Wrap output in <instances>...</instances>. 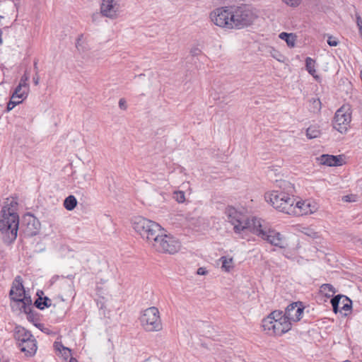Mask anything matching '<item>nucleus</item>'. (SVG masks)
Returning a JSON list of instances; mask_svg holds the SVG:
<instances>
[{
	"instance_id": "1",
	"label": "nucleus",
	"mask_w": 362,
	"mask_h": 362,
	"mask_svg": "<svg viewBox=\"0 0 362 362\" xmlns=\"http://www.w3.org/2000/svg\"><path fill=\"white\" fill-rule=\"evenodd\" d=\"M225 214L228 221L233 226L235 233L249 231L255 234L271 245L285 248L288 246L286 238L279 232L271 228L264 220L257 217H249L246 214L233 206L226 209Z\"/></svg>"
},
{
	"instance_id": "2",
	"label": "nucleus",
	"mask_w": 362,
	"mask_h": 362,
	"mask_svg": "<svg viewBox=\"0 0 362 362\" xmlns=\"http://www.w3.org/2000/svg\"><path fill=\"white\" fill-rule=\"evenodd\" d=\"M281 187H283V189L267 192L264 195L265 200L276 210L291 215L296 212L295 188L291 183L286 181L283 182Z\"/></svg>"
},
{
	"instance_id": "3",
	"label": "nucleus",
	"mask_w": 362,
	"mask_h": 362,
	"mask_svg": "<svg viewBox=\"0 0 362 362\" xmlns=\"http://www.w3.org/2000/svg\"><path fill=\"white\" fill-rule=\"evenodd\" d=\"M0 218V231L4 235V242L13 243L17 238L19 216L14 209L4 206Z\"/></svg>"
},
{
	"instance_id": "4",
	"label": "nucleus",
	"mask_w": 362,
	"mask_h": 362,
	"mask_svg": "<svg viewBox=\"0 0 362 362\" xmlns=\"http://www.w3.org/2000/svg\"><path fill=\"white\" fill-rule=\"evenodd\" d=\"M264 331L269 335L281 336L291 329V323L281 310H274L262 322Z\"/></svg>"
},
{
	"instance_id": "5",
	"label": "nucleus",
	"mask_w": 362,
	"mask_h": 362,
	"mask_svg": "<svg viewBox=\"0 0 362 362\" xmlns=\"http://www.w3.org/2000/svg\"><path fill=\"white\" fill-rule=\"evenodd\" d=\"M132 226L136 233L151 246L159 231H162L161 226L149 219L141 216L135 217L132 220Z\"/></svg>"
},
{
	"instance_id": "6",
	"label": "nucleus",
	"mask_w": 362,
	"mask_h": 362,
	"mask_svg": "<svg viewBox=\"0 0 362 362\" xmlns=\"http://www.w3.org/2000/svg\"><path fill=\"white\" fill-rule=\"evenodd\" d=\"M230 29H241L252 24L257 18L255 13L248 6H231Z\"/></svg>"
},
{
	"instance_id": "7",
	"label": "nucleus",
	"mask_w": 362,
	"mask_h": 362,
	"mask_svg": "<svg viewBox=\"0 0 362 362\" xmlns=\"http://www.w3.org/2000/svg\"><path fill=\"white\" fill-rule=\"evenodd\" d=\"M156 238L151 247L159 252L173 255L177 253L181 247L180 242L173 235L164 233L163 228L162 231H159L158 237Z\"/></svg>"
},
{
	"instance_id": "8",
	"label": "nucleus",
	"mask_w": 362,
	"mask_h": 362,
	"mask_svg": "<svg viewBox=\"0 0 362 362\" xmlns=\"http://www.w3.org/2000/svg\"><path fill=\"white\" fill-rule=\"evenodd\" d=\"M140 322L146 332H158L163 328L160 313L156 307L144 310L140 317Z\"/></svg>"
},
{
	"instance_id": "9",
	"label": "nucleus",
	"mask_w": 362,
	"mask_h": 362,
	"mask_svg": "<svg viewBox=\"0 0 362 362\" xmlns=\"http://www.w3.org/2000/svg\"><path fill=\"white\" fill-rule=\"evenodd\" d=\"M351 108L349 104L343 105L335 112L333 127L340 133H346L351 121Z\"/></svg>"
},
{
	"instance_id": "10",
	"label": "nucleus",
	"mask_w": 362,
	"mask_h": 362,
	"mask_svg": "<svg viewBox=\"0 0 362 362\" xmlns=\"http://www.w3.org/2000/svg\"><path fill=\"white\" fill-rule=\"evenodd\" d=\"M231 6L216 8L210 13L211 21L217 26L230 29Z\"/></svg>"
},
{
	"instance_id": "11",
	"label": "nucleus",
	"mask_w": 362,
	"mask_h": 362,
	"mask_svg": "<svg viewBox=\"0 0 362 362\" xmlns=\"http://www.w3.org/2000/svg\"><path fill=\"white\" fill-rule=\"evenodd\" d=\"M119 0H102L100 13L110 19L117 18L121 12Z\"/></svg>"
},
{
	"instance_id": "12",
	"label": "nucleus",
	"mask_w": 362,
	"mask_h": 362,
	"mask_svg": "<svg viewBox=\"0 0 362 362\" xmlns=\"http://www.w3.org/2000/svg\"><path fill=\"white\" fill-rule=\"evenodd\" d=\"M304 308L298 303H293L287 306L283 315L292 325V322L299 321L303 315Z\"/></svg>"
},
{
	"instance_id": "13",
	"label": "nucleus",
	"mask_w": 362,
	"mask_h": 362,
	"mask_svg": "<svg viewBox=\"0 0 362 362\" xmlns=\"http://www.w3.org/2000/svg\"><path fill=\"white\" fill-rule=\"evenodd\" d=\"M318 207L316 203L310 201H296L294 205L295 213L293 216H303L315 213Z\"/></svg>"
},
{
	"instance_id": "14",
	"label": "nucleus",
	"mask_w": 362,
	"mask_h": 362,
	"mask_svg": "<svg viewBox=\"0 0 362 362\" xmlns=\"http://www.w3.org/2000/svg\"><path fill=\"white\" fill-rule=\"evenodd\" d=\"M39 221L32 215H26L23 218L22 227L25 235L33 237L37 234L40 229Z\"/></svg>"
},
{
	"instance_id": "15",
	"label": "nucleus",
	"mask_w": 362,
	"mask_h": 362,
	"mask_svg": "<svg viewBox=\"0 0 362 362\" xmlns=\"http://www.w3.org/2000/svg\"><path fill=\"white\" fill-rule=\"evenodd\" d=\"M15 281L17 282V285L15 286V290L14 288L12 287L11 290L10 291V296L12 300L18 301L22 300L24 296H25V293L23 285L21 281V277L17 276Z\"/></svg>"
},
{
	"instance_id": "16",
	"label": "nucleus",
	"mask_w": 362,
	"mask_h": 362,
	"mask_svg": "<svg viewBox=\"0 0 362 362\" xmlns=\"http://www.w3.org/2000/svg\"><path fill=\"white\" fill-rule=\"evenodd\" d=\"M18 345L21 351L24 352L26 356H32L37 351V342L34 337Z\"/></svg>"
},
{
	"instance_id": "17",
	"label": "nucleus",
	"mask_w": 362,
	"mask_h": 362,
	"mask_svg": "<svg viewBox=\"0 0 362 362\" xmlns=\"http://www.w3.org/2000/svg\"><path fill=\"white\" fill-rule=\"evenodd\" d=\"M320 162L327 166H339L342 165L341 156L324 154L320 158Z\"/></svg>"
},
{
	"instance_id": "18",
	"label": "nucleus",
	"mask_w": 362,
	"mask_h": 362,
	"mask_svg": "<svg viewBox=\"0 0 362 362\" xmlns=\"http://www.w3.org/2000/svg\"><path fill=\"white\" fill-rule=\"evenodd\" d=\"M34 337L33 334L23 327H16L15 332V338L18 341V344L25 342Z\"/></svg>"
},
{
	"instance_id": "19",
	"label": "nucleus",
	"mask_w": 362,
	"mask_h": 362,
	"mask_svg": "<svg viewBox=\"0 0 362 362\" xmlns=\"http://www.w3.org/2000/svg\"><path fill=\"white\" fill-rule=\"evenodd\" d=\"M21 304V310L23 311L28 315V317H30L33 315L32 312V306H31V298L30 297L24 296L22 300H18Z\"/></svg>"
},
{
	"instance_id": "20",
	"label": "nucleus",
	"mask_w": 362,
	"mask_h": 362,
	"mask_svg": "<svg viewBox=\"0 0 362 362\" xmlns=\"http://www.w3.org/2000/svg\"><path fill=\"white\" fill-rule=\"evenodd\" d=\"M29 90V86L24 87L18 84L13 91V98H18V99H21L22 101H23L28 97Z\"/></svg>"
},
{
	"instance_id": "21",
	"label": "nucleus",
	"mask_w": 362,
	"mask_h": 362,
	"mask_svg": "<svg viewBox=\"0 0 362 362\" xmlns=\"http://www.w3.org/2000/svg\"><path fill=\"white\" fill-rule=\"evenodd\" d=\"M279 38L285 40L287 45L293 47L296 45V35L293 33H281L279 35Z\"/></svg>"
},
{
	"instance_id": "22",
	"label": "nucleus",
	"mask_w": 362,
	"mask_h": 362,
	"mask_svg": "<svg viewBox=\"0 0 362 362\" xmlns=\"http://www.w3.org/2000/svg\"><path fill=\"white\" fill-rule=\"evenodd\" d=\"M351 304L352 302L349 298L339 295V308H341V310H344L345 312L350 311Z\"/></svg>"
},
{
	"instance_id": "23",
	"label": "nucleus",
	"mask_w": 362,
	"mask_h": 362,
	"mask_svg": "<svg viewBox=\"0 0 362 362\" xmlns=\"http://www.w3.org/2000/svg\"><path fill=\"white\" fill-rule=\"evenodd\" d=\"M77 205V200L74 195L68 196L64 201V206L68 211H72Z\"/></svg>"
},
{
	"instance_id": "24",
	"label": "nucleus",
	"mask_w": 362,
	"mask_h": 362,
	"mask_svg": "<svg viewBox=\"0 0 362 362\" xmlns=\"http://www.w3.org/2000/svg\"><path fill=\"white\" fill-rule=\"evenodd\" d=\"M51 300L47 298H42L39 297L35 301V305L40 309L43 310L45 308H49L51 306Z\"/></svg>"
},
{
	"instance_id": "25",
	"label": "nucleus",
	"mask_w": 362,
	"mask_h": 362,
	"mask_svg": "<svg viewBox=\"0 0 362 362\" xmlns=\"http://www.w3.org/2000/svg\"><path fill=\"white\" fill-rule=\"evenodd\" d=\"M320 134L319 127L316 125L310 126L306 130V136L308 139H315Z\"/></svg>"
},
{
	"instance_id": "26",
	"label": "nucleus",
	"mask_w": 362,
	"mask_h": 362,
	"mask_svg": "<svg viewBox=\"0 0 362 362\" xmlns=\"http://www.w3.org/2000/svg\"><path fill=\"white\" fill-rule=\"evenodd\" d=\"M220 261L222 263L221 268L226 272H229L233 268V259L221 257Z\"/></svg>"
},
{
	"instance_id": "27",
	"label": "nucleus",
	"mask_w": 362,
	"mask_h": 362,
	"mask_svg": "<svg viewBox=\"0 0 362 362\" xmlns=\"http://www.w3.org/2000/svg\"><path fill=\"white\" fill-rule=\"evenodd\" d=\"M320 291L322 294L328 297L331 296V293H334L336 292L334 286L329 284H322L320 286Z\"/></svg>"
},
{
	"instance_id": "28",
	"label": "nucleus",
	"mask_w": 362,
	"mask_h": 362,
	"mask_svg": "<svg viewBox=\"0 0 362 362\" xmlns=\"http://www.w3.org/2000/svg\"><path fill=\"white\" fill-rule=\"evenodd\" d=\"M315 62L312 58H310V57L306 58V59H305L306 70L313 76H315V74L316 72L315 69Z\"/></svg>"
},
{
	"instance_id": "29",
	"label": "nucleus",
	"mask_w": 362,
	"mask_h": 362,
	"mask_svg": "<svg viewBox=\"0 0 362 362\" xmlns=\"http://www.w3.org/2000/svg\"><path fill=\"white\" fill-rule=\"evenodd\" d=\"M331 304L333 308V311L335 313H341V308H339V295L335 296L331 300Z\"/></svg>"
},
{
	"instance_id": "30",
	"label": "nucleus",
	"mask_w": 362,
	"mask_h": 362,
	"mask_svg": "<svg viewBox=\"0 0 362 362\" xmlns=\"http://www.w3.org/2000/svg\"><path fill=\"white\" fill-rule=\"evenodd\" d=\"M302 232L307 236L310 237L313 239L319 238L318 233L315 231L313 228H304Z\"/></svg>"
},
{
	"instance_id": "31",
	"label": "nucleus",
	"mask_w": 362,
	"mask_h": 362,
	"mask_svg": "<svg viewBox=\"0 0 362 362\" xmlns=\"http://www.w3.org/2000/svg\"><path fill=\"white\" fill-rule=\"evenodd\" d=\"M54 347L57 350L59 351H64L63 354L65 356H68L71 353V350L69 348L64 346V345L61 342H55Z\"/></svg>"
},
{
	"instance_id": "32",
	"label": "nucleus",
	"mask_w": 362,
	"mask_h": 362,
	"mask_svg": "<svg viewBox=\"0 0 362 362\" xmlns=\"http://www.w3.org/2000/svg\"><path fill=\"white\" fill-rule=\"evenodd\" d=\"M173 198L178 203H183L185 201V194L182 191H176L174 192Z\"/></svg>"
},
{
	"instance_id": "33",
	"label": "nucleus",
	"mask_w": 362,
	"mask_h": 362,
	"mask_svg": "<svg viewBox=\"0 0 362 362\" xmlns=\"http://www.w3.org/2000/svg\"><path fill=\"white\" fill-rule=\"evenodd\" d=\"M313 105V111L319 112L321 109V102L320 99L313 98L310 100Z\"/></svg>"
},
{
	"instance_id": "34",
	"label": "nucleus",
	"mask_w": 362,
	"mask_h": 362,
	"mask_svg": "<svg viewBox=\"0 0 362 362\" xmlns=\"http://www.w3.org/2000/svg\"><path fill=\"white\" fill-rule=\"evenodd\" d=\"M29 78H30V76L27 73V71H25L20 80L19 85H21L24 87L29 86V84L28 83Z\"/></svg>"
},
{
	"instance_id": "35",
	"label": "nucleus",
	"mask_w": 362,
	"mask_h": 362,
	"mask_svg": "<svg viewBox=\"0 0 362 362\" xmlns=\"http://www.w3.org/2000/svg\"><path fill=\"white\" fill-rule=\"evenodd\" d=\"M82 38H83V36L81 35L78 39H77V41L76 42V48L78 49V50L79 52H85V47L83 45V42H82Z\"/></svg>"
},
{
	"instance_id": "36",
	"label": "nucleus",
	"mask_w": 362,
	"mask_h": 362,
	"mask_svg": "<svg viewBox=\"0 0 362 362\" xmlns=\"http://www.w3.org/2000/svg\"><path fill=\"white\" fill-rule=\"evenodd\" d=\"M327 44L331 47H336L339 44L338 40L333 36H329L327 39Z\"/></svg>"
},
{
	"instance_id": "37",
	"label": "nucleus",
	"mask_w": 362,
	"mask_h": 362,
	"mask_svg": "<svg viewBox=\"0 0 362 362\" xmlns=\"http://www.w3.org/2000/svg\"><path fill=\"white\" fill-rule=\"evenodd\" d=\"M287 5L290 6H297L300 3L301 0H283Z\"/></svg>"
},
{
	"instance_id": "38",
	"label": "nucleus",
	"mask_w": 362,
	"mask_h": 362,
	"mask_svg": "<svg viewBox=\"0 0 362 362\" xmlns=\"http://www.w3.org/2000/svg\"><path fill=\"white\" fill-rule=\"evenodd\" d=\"M17 205L18 204L16 201L11 200L10 201L9 203L7 202V204L4 206H7V208L14 209V211H16Z\"/></svg>"
},
{
	"instance_id": "39",
	"label": "nucleus",
	"mask_w": 362,
	"mask_h": 362,
	"mask_svg": "<svg viewBox=\"0 0 362 362\" xmlns=\"http://www.w3.org/2000/svg\"><path fill=\"white\" fill-rule=\"evenodd\" d=\"M19 104V102H13L10 100L7 105V111H10L14 108V107Z\"/></svg>"
},
{
	"instance_id": "40",
	"label": "nucleus",
	"mask_w": 362,
	"mask_h": 362,
	"mask_svg": "<svg viewBox=\"0 0 362 362\" xmlns=\"http://www.w3.org/2000/svg\"><path fill=\"white\" fill-rule=\"evenodd\" d=\"M119 107L122 110H126L127 109L126 100L124 98L119 99Z\"/></svg>"
},
{
	"instance_id": "41",
	"label": "nucleus",
	"mask_w": 362,
	"mask_h": 362,
	"mask_svg": "<svg viewBox=\"0 0 362 362\" xmlns=\"http://www.w3.org/2000/svg\"><path fill=\"white\" fill-rule=\"evenodd\" d=\"M33 81L35 86H37L39 84L40 76H39L37 71L35 73V76H33Z\"/></svg>"
},
{
	"instance_id": "42",
	"label": "nucleus",
	"mask_w": 362,
	"mask_h": 362,
	"mask_svg": "<svg viewBox=\"0 0 362 362\" xmlns=\"http://www.w3.org/2000/svg\"><path fill=\"white\" fill-rule=\"evenodd\" d=\"M342 199L346 202H351L355 201L354 199H352V195L344 196L343 197Z\"/></svg>"
},
{
	"instance_id": "43",
	"label": "nucleus",
	"mask_w": 362,
	"mask_h": 362,
	"mask_svg": "<svg viewBox=\"0 0 362 362\" xmlns=\"http://www.w3.org/2000/svg\"><path fill=\"white\" fill-rule=\"evenodd\" d=\"M197 274L199 275H205L207 272L206 270L205 269V268L204 267H199L198 269H197Z\"/></svg>"
},
{
	"instance_id": "44",
	"label": "nucleus",
	"mask_w": 362,
	"mask_h": 362,
	"mask_svg": "<svg viewBox=\"0 0 362 362\" xmlns=\"http://www.w3.org/2000/svg\"><path fill=\"white\" fill-rule=\"evenodd\" d=\"M14 93H13L11 97V100L13 102H19V104L21 103L23 101L21 99H18V98H13Z\"/></svg>"
},
{
	"instance_id": "45",
	"label": "nucleus",
	"mask_w": 362,
	"mask_h": 362,
	"mask_svg": "<svg viewBox=\"0 0 362 362\" xmlns=\"http://www.w3.org/2000/svg\"><path fill=\"white\" fill-rule=\"evenodd\" d=\"M199 52H200V50L197 48H195V49H193L191 50V53L194 56L198 55Z\"/></svg>"
},
{
	"instance_id": "46",
	"label": "nucleus",
	"mask_w": 362,
	"mask_h": 362,
	"mask_svg": "<svg viewBox=\"0 0 362 362\" xmlns=\"http://www.w3.org/2000/svg\"><path fill=\"white\" fill-rule=\"evenodd\" d=\"M34 69L35 70V73L37 71L38 72V67H37V62H34Z\"/></svg>"
},
{
	"instance_id": "47",
	"label": "nucleus",
	"mask_w": 362,
	"mask_h": 362,
	"mask_svg": "<svg viewBox=\"0 0 362 362\" xmlns=\"http://www.w3.org/2000/svg\"><path fill=\"white\" fill-rule=\"evenodd\" d=\"M1 34H2V32L0 30V45H1L2 43H3V40H2V38H1Z\"/></svg>"
},
{
	"instance_id": "48",
	"label": "nucleus",
	"mask_w": 362,
	"mask_h": 362,
	"mask_svg": "<svg viewBox=\"0 0 362 362\" xmlns=\"http://www.w3.org/2000/svg\"><path fill=\"white\" fill-rule=\"evenodd\" d=\"M69 362H78L77 360L74 358H71Z\"/></svg>"
},
{
	"instance_id": "49",
	"label": "nucleus",
	"mask_w": 362,
	"mask_h": 362,
	"mask_svg": "<svg viewBox=\"0 0 362 362\" xmlns=\"http://www.w3.org/2000/svg\"><path fill=\"white\" fill-rule=\"evenodd\" d=\"M98 16V14H93L92 18H93V21H95L96 19V17Z\"/></svg>"
},
{
	"instance_id": "50",
	"label": "nucleus",
	"mask_w": 362,
	"mask_h": 362,
	"mask_svg": "<svg viewBox=\"0 0 362 362\" xmlns=\"http://www.w3.org/2000/svg\"><path fill=\"white\" fill-rule=\"evenodd\" d=\"M273 57L276 58L278 61H281V59H279L278 57H276L275 54H273Z\"/></svg>"
},
{
	"instance_id": "51",
	"label": "nucleus",
	"mask_w": 362,
	"mask_h": 362,
	"mask_svg": "<svg viewBox=\"0 0 362 362\" xmlns=\"http://www.w3.org/2000/svg\"><path fill=\"white\" fill-rule=\"evenodd\" d=\"M211 95H212V98L214 99V94L213 93Z\"/></svg>"
},
{
	"instance_id": "52",
	"label": "nucleus",
	"mask_w": 362,
	"mask_h": 362,
	"mask_svg": "<svg viewBox=\"0 0 362 362\" xmlns=\"http://www.w3.org/2000/svg\"><path fill=\"white\" fill-rule=\"evenodd\" d=\"M343 362H351L350 361H344Z\"/></svg>"
}]
</instances>
